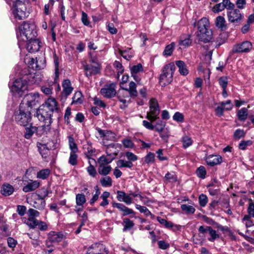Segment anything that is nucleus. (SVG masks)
<instances>
[{
    "mask_svg": "<svg viewBox=\"0 0 254 254\" xmlns=\"http://www.w3.org/2000/svg\"><path fill=\"white\" fill-rule=\"evenodd\" d=\"M143 71V67L141 64H138L133 65L130 68L131 74H137V73Z\"/></svg>",
    "mask_w": 254,
    "mask_h": 254,
    "instance_id": "obj_60",
    "label": "nucleus"
},
{
    "mask_svg": "<svg viewBox=\"0 0 254 254\" xmlns=\"http://www.w3.org/2000/svg\"><path fill=\"white\" fill-rule=\"evenodd\" d=\"M117 165L120 168L126 167L131 168L133 167V164L131 162L124 160H119L117 163Z\"/></svg>",
    "mask_w": 254,
    "mask_h": 254,
    "instance_id": "obj_46",
    "label": "nucleus"
},
{
    "mask_svg": "<svg viewBox=\"0 0 254 254\" xmlns=\"http://www.w3.org/2000/svg\"><path fill=\"white\" fill-rule=\"evenodd\" d=\"M181 208L182 210L187 214H193L195 211L194 207L187 204H182Z\"/></svg>",
    "mask_w": 254,
    "mask_h": 254,
    "instance_id": "obj_45",
    "label": "nucleus"
},
{
    "mask_svg": "<svg viewBox=\"0 0 254 254\" xmlns=\"http://www.w3.org/2000/svg\"><path fill=\"white\" fill-rule=\"evenodd\" d=\"M84 70L86 76L89 77L93 74H96L100 72V68L97 66L92 64H86L84 65Z\"/></svg>",
    "mask_w": 254,
    "mask_h": 254,
    "instance_id": "obj_23",
    "label": "nucleus"
},
{
    "mask_svg": "<svg viewBox=\"0 0 254 254\" xmlns=\"http://www.w3.org/2000/svg\"><path fill=\"white\" fill-rule=\"evenodd\" d=\"M22 221L24 224H26L31 229H34L37 227L38 220L36 218L28 217L23 218Z\"/></svg>",
    "mask_w": 254,
    "mask_h": 254,
    "instance_id": "obj_31",
    "label": "nucleus"
},
{
    "mask_svg": "<svg viewBox=\"0 0 254 254\" xmlns=\"http://www.w3.org/2000/svg\"><path fill=\"white\" fill-rule=\"evenodd\" d=\"M205 160L207 164L211 167L220 164L222 162V158L219 155H209Z\"/></svg>",
    "mask_w": 254,
    "mask_h": 254,
    "instance_id": "obj_17",
    "label": "nucleus"
},
{
    "mask_svg": "<svg viewBox=\"0 0 254 254\" xmlns=\"http://www.w3.org/2000/svg\"><path fill=\"white\" fill-rule=\"evenodd\" d=\"M182 142L183 147L185 148L190 146L192 143V140L191 137L187 135L182 137Z\"/></svg>",
    "mask_w": 254,
    "mask_h": 254,
    "instance_id": "obj_52",
    "label": "nucleus"
},
{
    "mask_svg": "<svg viewBox=\"0 0 254 254\" xmlns=\"http://www.w3.org/2000/svg\"><path fill=\"white\" fill-rule=\"evenodd\" d=\"M63 91L62 95L66 98L69 96L73 90L71 86L70 81L69 79H64L62 83Z\"/></svg>",
    "mask_w": 254,
    "mask_h": 254,
    "instance_id": "obj_21",
    "label": "nucleus"
},
{
    "mask_svg": "<svg viewBox=\"0 0 254 254\" xmlns=\"http://www.w3.org/2000/svg\"><path fill=\"white\" fill-rule=\"evenodd\" d=\"M96 130L99 133L100 136L106 140H113L115 138V134L111 131L103 130L99 127H97Z\"/></svg>",
    "mask_w": 254,
    "mask_h": 254,
    "instance_id": "obj_24",
    "label": "nucleus"
},
{
    "mask_svg": "<svg viewBox=\"0 0 254 254\" xmlns=\"http://www.w3.org/2000/svg\"><path fill=\"white\" fill-rule=\"evenodd\" d=\"M117 198L119 201H123L127 205H130L133 203L132 198L130 196L129 194L121 190L117 191Z\"/></svg>",
    "mask_w": 254,
    "mask_h": 254,
    "instance_id": "obj_18",
    "label": "nucleus"
},
{
    "mask_svg": "<svg viewBox=\"0 0 254 254\" xmlns=\"http://www.w3.org/2000/svg\"><path fill=\"white\" fill-rule=\"evenodd\" d=\"M100 183L103 187H110L112 186V180L109 176H106L100 179Z\"/></svg>",
    "mask_w": 254,
    "mask_h": 254,
    "instance_id": "obj_42",
    "label": "nucleus"
},
{
    "mask_svg": "<svg viewBox=\"0 0 254 254\" xmlns=\"http://www.w3.org/2000/svg\"><path fill=\"white\" fill-rule=\"evenodd\" d=\"M13 95L16 97H21L27 90V81L26 78H19L16 79L10 87Z\"/></svg>",
    "mask_w": 254,
    "mask_h": 254,
    "instance_id": "obj_5",
    "label": "nucleus"
},
{
    "mask_svg": "<svg viewBox=\"0 0 254 254\" xmlns=\"http://www.w3.org/2000/svg\"><path fill=\"white\" fill-rule=\"evenodd\" d=\"M26 42V49L30 53H34L39 51L41 47V42L38 39L33 38L31 40L25 41Z\"/></svg>",
    "mask_w": 254,
    "mask_h": 254,
    "instance_id": "obj_14",
    "label": "nucleus"
},
{
    "mask_svg": "<svg viewBox=\"0 0 254 254\" xmlns=\"http://www.w3.org/2000/svg\"><path fill=\"white\" fill-rule=\"evenodd\" d=\"M19 47L22 46V42L31 40L37 36L36 26L33 22H24L19 27V31L16 33Z\"/></svg>",
    "mask_w": 254,
    "mask_h": 254,
    "instance_id": "obj_1",
    "label": "nucleus"
},
{
    "mask_svg": "<svg viewBox=\"0 0 254 254\" xmlns=\"http://www.w3.org/2000/svg\"><path fill=\"white\" fill-rule=\"evenodd\" d=\"M120 54L126 60H129L134 56L133 51L130 48H127L125 50L119 49Z\"/></svg>",
    "mask_w": 254,
    "mask_h": 254,
    "instance_id": "obj_32",
    "label": "nucleus"
},
{
    "mask_svg": "<svg viewBox=\"0 0 254 254\" xmlns=\"http://www.w3.org/2000/svg\"><path fill=\"white\" fill-rule=\"evenodd\" d=\"M175 43L174 42H172L170 44L167 45L163 51V55L166 57L171 56L175 49Z\"/></svg>",
    "mask_w": 254,
    "mask_h": 254,
    "instance_id": "obj_34",
    "label": "nucleus"
},
{
    "mask_svg": "<svg viewBox=\"0 0 254 254\" xmlns=\"http://www.w3.org/2000/svg\"><path fill=\"white\" fill-rule=\"evenodd\" d=\"M52 113L40 107L36 112V117L38 120L46 125L47 127H51L53 122Z\"/></svg>",
    "mask_w": 254,
    "mask_h": 254,
    "instance_id": "obj_9",
    "label": "nucleus"
},
{
    "mask_svg": "<svg viewBox=\"0 0 254 254\" xmlns=\"http://www.w3.org/2000/svg\"><path fill=\"white\" fill-rule=\"evenodd\" d=\"M196 36L198 40L205 43L210 42L212 39V31L209 28V22L206 17L200 19L197 23Z\"/></svg>",
    "mask_w": 254,
    "mask_h": 254,
    "instance_id": "obj_2",
    "label": "nucleus"
},
{
    "mask_svg": "<svg viewBox=\"0 0 254 254\" xmlns=\"http://www.w3.org/2000/svg\"><path fill=\"white\" fill-rule=\"evenodd\" d=\"M220 105L224 107V110L228 111L231 110L233 108V105L230 100L221 102Z\"/></svg>",
    "mask_w": 254,
    "mask_h": 254,
    "instance_id": "obj_64",
    "label": "nucleus"
},
{
    "mask_svg": "<svg viewBox=\"0 0 254 254\" xmlns=\"http://www.w3.org/2000/svg\"><path fill=\"white\" fill-rule=\"evenodd\" d=\"M140 199L141 200L143 204L147 206H149L151 203L154 202V200L150 198L145 195H142Z\"/></svg>",
    "mask_w": 254,
    "mask_h": 254,
    "instance_id": "obj_63",
    "label": "nucleus"
},
{
    "mask_svg": "<svg viewBox=\"0 0 254 254\" xmlns=\"http://www.w3.org/2000/svg\"><path fill=\"white\" fill-rule=\"evenodd\" d=\"M101 94L107 98H111L114 97L116 93V84L112 83L106 84L101 89Z\"/></svg>",
    "mask_w": 254,
    "mask_h": 254,
    "instance_id": "obj_12",
    "label": "nucleus"
},
{
    "mask_svg": "<svg viewBox=\"0 0 254 254\" xmlns=\"http://www.w3.org/2000/svg\"><path fill=\"white\" fill-rule=\"evenodd\" d=\"M49 191L45 188H41L38 191L37 194L38 200L41 202V205L39 206H36L35 207L39 208V209H43L44 208L46 204L44 199L48 196Z\"/></svg>",
    "mask_w": 254,
    "mask_h": 254,
    "instance_id": "obj_16",
    "label": "nucleus"
},
{
    "mask_svg": "<svg viewBox=\"0 0 254 254\" xmlns=\"http://www.w3.org/2000/svg\"><path fill=\"white\" fill-rule=\"evenodd\" d=\"M10 5H12L13 15L16 18L22 20L28 15L27 12L26 2V0H5Z\"/></svg>",
    "mask_w": 254,
    "mask_h": 254,
    "instance_id": "obj_3",
    "label": "nucleus"
},
{
    "mask_svg": "<svg viewBox=\"0 0 254 254\" xmlns=\"http://www.w3.org/2000/svg\"><path fill=\"white\" fill-rule=\"evenodd\" d=\"M175 64L179 68L180 73L184 76H186L189 73V70L187 68V65L183 61L179 60L175 62Z\"/></svg>",
    "mask_w": 254,
    "mask_h": 254,
    "instance_id": "obj_27",
    "label": "nucleus"
},
{
    "mask_svg": "<svg viewBox=\"0 0 254 254\" xmlns=\"http://www.w3.org/2000/svg\"><path fill=\"white\" fill-rule=\"evenodd\" d=\"M135 207L140 213H143L146 216H148V214H150V211L145 206H141L136 204Z\"/></svg>",
    "mask_w": 254,
    "mask_h": 254,
    "instance_id": "obj_54",
    "label": "nucleus"
},
{
    "mask_svg": "<svg viewBox=\"0 0 254 254\" xmlns=\"http://www.w3.org/2000/svg\"><path fill=\"white\" fill-rule=\"evenodd\" d=\"M0 191L2 195L5 196H9L12 194L13 192L14 188L10 184H3L1 187Z\"/></svg>",
    "mask_w": 254,
    "mask_h": 254,
    "instance_id": "obj_30",
    "label": "nucleus"
},
{
    "mask_svg": "<svg viewBox=\"0 0 254 254\" xmlns=\"http://www.w3.org/2000/svg\"><path fill=\"white\" fill-rule=\"evenodd\" d=\"M155 161V155L154 153L150 152L144 157V162L147 164H150L154 163Z\"/></svg>",
    "mask_w": 254,
    "mask_h": 254,
    "instance_id": "obj_55",
    "label": "nucleus"
},
{
    "mask_svg": "<svg viewBox=\"0 0 254 254\" xmlns=\"http://www.w3.org/2000/svg\"><path fill=\"white\" fill-rule=\"evenodd\" d=\"M39 94L38 93H30L26 94L19 106L25 109H31L39 104Z\"/></svg>",
    "mask_w": 254,
    "mask_h": 254,
    "instance_id": "obj_7",
    "label": "nucleus"
},
{
    "mask_svg": "<svg viewBox=\"0 0 254 254\" xmlns=\"http://www.w3.org/2000/svg\"><path fill=\"white\" fill-rule=\"evenodd\" d=\"M199 204L201 207H204L207 202H208V198L205 194L201 193L198 197Z\"/></svg>",
    "mask_w": 254,
    "mask_h": 254,
    "instance_id": "obj_58",
    "label": "nucleus"
},
{
    "mask_svg": "<svg viewBox=\"0 0 254 254\" xmlns=\"http://www.w3.org/2000/svg\"><path fill=\"white\" fill-rule=\"evenodd\" d=\"M149 111L147 113L146 118L151 122H154L159 118L160 108L157 100L151 98L149 101Z\"/></svg>",
    "mask_w": 254,
    "mask_h": 254,
    "instance_id": "obj_8",
    "label": "nucleus"
},
{
    "mask_svg": "<svg viewBox=\"0 0 254 254\" xmlns=\"http://www.w3.org/2000/svg\"><path fill=\"white\" fill-rule=\"evenodd\" d=\"M252 48V43L250 41H245L234 45L232 52L233 53H249Z\"/></svg>",
    "mask_w": 254,
    "mask_h": 254,
    "instance_id": "obj_10",
    "label": "nucleus"
},
{
    "mask_svg": "<svg viewBox=\"0 0 254 254\" xmlns=\"http://www.w3.org/2000/svg\"><path fill=\"white\" fill-rule=\"evenodd\" d=\"M113 207L118 208L120 211L124 212V216L127 215L129 214H134L135 212L134 211L129 208L126 206L124 204L120 203H113Z\"/></svg>",
    "mask_w": 254,
    "mask_h": 254,
    "instance_id": "obj_26",
    "label": "nucleus"
},
{
    "mask_svg": "<svg viewBox=\"0 0 254 254\" xmlns=\"http://www.w3.org/2000/svg\"><path fill=\"white\" fill-rule=\"evenodd\" d=\"M127 90H128L131 97H135L137 96L138 93L136 90V86L134 82L131 81L129 83V88L127 89Z\"/></svg>",
    "mask_w": 254,
    "mask_h": 254,
    "instance_id": "obj_39",
    "label": "nucleus"
},
{
    "mask_svg": "<svg viewBox=\"0 0 254 254\" xmlns=\"http://www.w3.org/2000/svg\"><path fill=\"white\" fill-rule=\"evenodd\" d=\"M166 126V123L161 120L158 121L156 124L153 125L154 129L159 133L162 132Z\"/></svg>",
    "mask_w": 254,
    "mask_h": 254,
    "instance_id": "obj_41",
    "label": "nucleus"
},
{
    "mask_svg": "<svg viewBox=\"0 0 254 254\" xmlns=\"http://www.w3.org/2000/svg\"><path fill=\"white\" fill-rule=\"evenodd\" d=\"M78 156L76 153H70V156L68 160V163L72 166H75L77 164Z\"/></svg>",
    "mask_w": 254,
    "mask_h": 254,
    "instance_id": "obj_49",
    "label": "nucleus"
},
{
    "mask_svg": "<svg viewBox=\"0 0 254 254\" xmlns=\"http://www.w3.org/2000/svg\"><path fill=\"white\" fill-rule=\"evenodd\" d=\"M252 144V141L251 140H242L239 144V148L241 150H245L246 148Z\"/></svg>",
    "mask_w": 254,
    "mask_h": 254,
    "instance_id": "obj_59",
    "label": "nucleus"
},
{
    "mask_svg": "<svg viewBox=\"0 0 254 254\" xmlns=\"http://www.w3.org/2000/svg\"><path fill=\"white\" fill-rule=\"evenodd\" d=\"M196 175L198 177L204 179L206 174V171L204 166H201L198 167L196 171Z\"/></svg>",
    "mask_w": 254,
    "mask_h": 254,
    "instance_id": "obj_50",
    "label": "nucleus"
},
{
    "mask_svg": "<svg viewBox=\"0 0 254 254\" xmlns=\"http://www.w3.org/2000/svg\"><path fill=\"white\" fill-rule=\"evenodd\" d=\"M40 186V182L38 181L29 180L27 184L23 187L22 190L25 192L32 191L36 190Z\"/></svg>",
    "mask_w": 254,
    "mask_h": 254,
    "instance_id": "obj_20",
    "label": "nucleus"
},
{
    "mask_svg": "<svg viewBox=\"0 0 254 254\" xmlns=\"http://www.w3.org/2000/svg\"><path fill=\"white\" fill-rule=\"evenodd\" d=\"M246 133L243 129H237L234 133V137L235 139H240L244 137Z\"/></svg>",
    "mask_w": 254,
    "mask_h": 254,
    "instance_id": "obj_57",
    "label": "nucleus"
},
{
    "mask_svg": "<svg viewBox=\"0 0 254 254\" xmlns=\"http://www.w3.org/2000/svg\"><path fill=\"white\" fill-rule=\"evenodd\" d=\"M32 68H35L36 70H40L45 66V60L44 59L36 58V61L34 59L31 60Z\"/></svg>",
    "mask_w": 254,
    "mask_h": 254,
    "instance_id": "obj_29",
    "label": "nucleus"
},
{
    "mask_svg": "<svg viewBox=\"0 0 254 254\" xmlns=\"http://www.w3.org/2000/svg\"><path fill=\"white\" fill-rule=\"evenodd\" d=\"M36 129H35V132L38 134L41 135L44 134L45 132H47V131H50V127L46 126L45 124H44L42 126H39L38 127H36Z\"/></svg>",
    "mask_w": 254,
    "mask_h": 254,
    "instance_id": "obj_44",
    "label": "nucleus"
},
{
    "mask_svg": "<svg viewBox=\"0 0 254 254\" xmlns=\"http://www.w3.org/2000/svg\"><path fill=\"white\" fill-rule=\"evenodd\" d=\"M112 159L107 158L104 155H102L98 159V162L99 165H106L112 162Z\"/></svg>",
    "mask_w": 254,
    "mask_h": 254,
    "instance_id": "obj_51",
    "label": "nucleus"
},
{
    "mask_svg": "<svg viewBox=\"0 0 254 254\" xmlns=\"http://www.w3.org/2000/svg\"><path fill=\"white\" fill-rule=\"evenodd\" d=\"M226 8V6H224L223 2L216 4L212 8V10L215 13H218L222 11Z\"/></svg>",
    "mask_w": 254,
    "mask_h": 254,
    "instance_id": "obj_61",
    "label": "nucleus"
},
{
    "mask_svg": "<svg viewBox=\"0 0 254 254\" xmlns=\"http://www.w3.org/2000/svg\"><path fill=\"white\" fill-rule=\"evenodd\" d=\"M112 170L110 166L99 165L98 171L100 175L106 176L108 175Z\"/></svg>",
    "mask_w": 254,
    "mask_h": 254,
    "instance_id": "obj_37",
    "label": "nucleus"
},
{
    "mask_svg": "<svg viewBox=\"0 0 254 254\" xmlns=\"http://www.w3.org/2000/svg\"><path fill=\"white\" fill-rule=\"evenodd\" d=\"M51 173V170L49 169H42L37 173V178L42 180L47 179Z\"/></svg>",
    "mask_w": 254,
    "mask_h": 254,
    "instance_id": "obj_36",
    "label": "nucleus"
},
{
    "mask_svg": "<svg viewBox=\"0 0 254 254\" xmlns=\"http://www.w3.org/2000/svg\"><path fill=\"white\" fill-rule=\"evenodd\" d=\"M237 116L241 121H245L248 117V110L245 108H242L237 112Z\"/></svg>",
    "mask_w": 254,
    "mask_h": 254,
    "instance_id": "obj_38",
    "label": "nucleus"
},
{
    "mask_svg": "<svg viewBox=\"0 0 254 254\" xmlns=\"http://www.w3.org/2000/svg\"><path fill=\"white\" fill-rule=\"evenodd\" d=\"M175 65L173 63H170L165 65L162 69V72L160 76V80L164 84H168L173 81V76L175 70Z\"/></svg>",
    "mask_w": 254,
    "mask_h": 254,
    "instance_id": "obj_6",
    "label": "nucleus"
},
{
    "mask_svg": "<svg viewBox=\"0 0 254 254\" xmlns=\"http://www.w3.org/2000/svg\"><path fill=\"white\" fill-rule=\"evenodd\" d=\"M173 119L177 122L182 123L184 120V116L182 113L177 112L174 114Z\"/></svg>",
    "mask_w": 254,
    "mask_h": 254,
    "instance_id": "obj_62",
    "label": "nucleus"
},
{
    "mask_svg": "<svg viewBox=\"0 0 254 254\" xmlns=\"http://www.w3.org/2000/svg\"><path fill=\"white\" fill-rule=\"evenodd\" d=\"M157 220L160 224L163 225L166 228H170L172 226V222L168 221L166 219L162 218L159 216L157 217Z\"/></svg>",
    "mask_w": 254,
    "mask_h": 254,
    "instance_id": "obj_56",
    "label": "nucleus"
},
{
    "mask_svg": "<svg viewBox=\"0 0 254 254\" xmlns=\"http://www.w3.org/2000/svg\"><path fill=\"white\" fill-rule=\"evenodd\" d=\"M165 178L171 182H175L177 181V177L174 172H168L165 175Z\"/></svg>",
    "mask_w": 254,
    "mask_h": 254,
    "instance_id": "obj_53",
    "label": "nucleus"
},
{
    "mask_svg": "<svg viewBox=\"0 0 254 254\" xmlns=\"http://www.w3.org/2000/svg\"><path fill=\"white\" fill-rule=\"evenodd\" d=\"M228 21L231 23H239L242 19L243 15L240 11L237 9H233L227 11Z\"/></svg>",
    "mask_w": 254,
    "mask_h": 254,
    "instance_id": "obj_13",
    "label": "nucleus"
},
{
    "mask_svg": "<svg viewBox=\"0 0 254 254\" xmlns=\"http://www.w3.org/2000/svg\"><path fill=\"white\" fill-rule=\"evenodd\" d=\"M69 147L70 149V153H76L78 151V147L75 143L74 138L71 137H68Z\"/></svg>",
    "mask_w": 254,
    "mask_h": 254,
    "instance_id": "obj_43",
    "label": "nucleus"
},
{
    "mask_svg": "<svg viewBox=\"0 0 254 254\" xmlns=\"http://www.w3.org/2000/svg\"><path fill=\"white\" fill-rule=\"evenodd\" d=\"M86 202L85 195L82 193H78L76 195V203L79 206H82Z\"/></svg>",
    "mask_w": 254,
    "mask_h": 254,
    "instance_id": "obj_47",
    "label": "nucleus"
},
{
    "mask_svg": "<svg viewBox=\"0 0 254 254\" xmlns=\"http://www.w3.org/2000/svg\"><path fill=\"white\" fill-rule=\"evenodd\" d=\"M122 224L124 226V228L123 229L124 232L129 230L134 225L133 222L127 218H125L123 219Z\"/></svg>",
    "mask_w": 254,
    "mask_h": 254,
    "instance_id": "obj_35",
    "label": "nucleus"
},
{
    "mask_svg": "<svg viewBox=\"0 0 254 254\" xmlns=\"http://www.w3.org/2000/svg\"><path fill=\"white\" fill-rule=\"evenodd\" d=\"M216 26L221 29L222 30L226 29L227 25L226 21L224 17L222 16H218L216 17L215 20Z\"/></svg>",
    "mask_w": 254,
    "mask_h": 254,
    "instance_id": "obj_33",
    "label": "nucleus"
},
{
    "mask_svg": "<svg viewBox=\"0 0 254 254\" xmlns=\"http://www.w3.org/2000/svg\"><path fill=\"white\" fill-rule=\"evenodd\" d=\"M64 235L59 232H51L49 233L47 243L49 242L56 243L61 242L63 239Z\"/></svg>",
    "mask_w": 254,
    "mask_h": 254,
    "instance_id": "obj_25",
    "label": "nucleus"
},
{
    "mask_svg": "<svg viewBox=\"0 0 254 254\" xmlns=\"http://www.w3.org/2000/svg\"><path fill=\"white\" fill-rule=\"evenodd\" d=\"M180 49H185L190 47L192 43V39L190 35H183L180 36L178 41Z\"/></svg>",
    "mask_w": 254,
    "mask_h": 254,
    "instance_id": "obj_19",
    "label": "nucleus"
},
{
    "mask_svg": "<svg viewBox=\"0 0 254 254\" xmlns=\"http://www.w3.org/2000/svg\"><path fill=\"white\" fill-rule=\"evenodd\" d=\"M40 107L52 114L55 111H58L59 109L57 102L54 98H49L45 104H43Z\"/></svg>",
    "mask_w": 254,
    "mask_h": 254,
    "instance_id": "obj_15",
    "label": "nucleus"
},
{
    "mask_svg": "<svg viewBox=\"0 0 254 254\" xmlns=\"http://www.w3.org/2000/svg\"><path fill=\"white\" fill-rule=\"evenodd\" d=\"M82 94L80 91H76L75 92L73 97L72 104H81L82 103Z\"/></svg>",
    "mask_w": 254,
    "mask_h": 254,
    "instance_id": "obj_40",
    "label": "nucleus"
},
{
    "mask_svg": "<svg viewBox=\"0 0 254 254\" xmlns=\"http://www.w3.org/2000/svg\"><path fill=\"white\" fill-rule=\"evenodd\" d=\"M90 248L93 250V251L91 253H99V254H103V252H104L105 253H106V254H108V250L103 244H95L92 245Z\"/></svg>",
    "mask_w": 254,
    "mask_h": 254,
    "instance_id": "obj_28",
    "label": "nucleus"
},
{
    "mask_svg": "<svg viewBox=\"0 0 254 254\" xmlns=\"http://www.w3.org/2000/svg\"><path fill=\"white\" fill-rule=\"evenodd\" d=\"M29 126L30 127L26 128L24 137L26 139H30L34 133L35 132V129H36V127L32 126L31 125Z\"/></svg>",
    "mask_w": 254,
    "mask_h": 254,
    "instance_id": "obj_48",
    "label": "nucleus"
},
{
    "mask_svg": "<svg viewBox=\"0 0 254 254\" xmlns=\"http://www.w3.org/2000/svg\"><path fill=\"white\" fill-rule=\"evenodd\" d=\"M199 232L206 237L208 234L209 237L207 239L210 242H214L219 236L217 234L216 231L213 230L212 228L208 226H200L198 228Z\"/></svg>",
    "mask_w": 254,
    "mask_h": 254,
    "instance_id": "obj_11",
    "label": "nucleus"
},
{
    "mask_svg": "<svg viewBox=\"0 0 254 254\" xmlns=\"http://www.w3.org/2000/svg\"><path fill=\"white\" fill-rule=\"evenodd\" d=\"M117 97L121 102L125 104L130 102L129 97L131 96H130L129 93L127 88L120 90Z\"/></svg>",
    "mask_w": 254,
    "mask_h": 254,
    "instance_id": "obj_22",
    "label": "nucleus"
},
{
    "mask_svg": "<svg viewBox=\"0 0 254 254\" xmlns=\"http://www.w3.org/2000/svg\"><path fill=\"white\" fill-rule=\"evenodd\" d=\"M15 120L20 126L26 127L32 125L31 111L19 106L18 111L15 113Z\"/></svg>",
    "mask_w": 254,
    "mask_h": 254,
    "instance_id": "obj_4",
    "label": "nucleus"
}]
</instances>
